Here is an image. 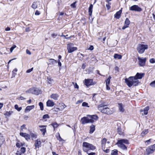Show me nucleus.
Segmentation results:
<instances>
[{
	"label": "nucleus",
	"instance_id": "obj_58",
	"mask_svg": "<svg viewBox=\"0 0 155 155\" xmlns=\"http://www.w3.org/2000/svg\"><path fill=\"white\" fill-rule=\"evenodd\" d=\"M60 110V109L59 108H54L53 109V111L55 112H58Z\"/></svg>",
	"mask_w": 155,
	"mask_h": 155
},
{
	"label": "nucleus",
	"instance_id": "obj_4",
	"mask_svg": "<svg viewBox=\"0 0 155 155\" xmlns=\"http://www.w3.org/2000/svg\"><path fill=\"white\" fill-rule=\"evenodd\" d=\"M81 122L82 124H86L91 123H93L94 121L92 119H90L87 117H84L81 119Z\"/></svg>",
	"mask_w": 155,
	"mask_h": 155
},
{
	"label": "nucleus",
	"instance_id": "obj_17",
	"mask_svg": "<svg viewBox=\"0 0 155 155\" xmlns=\"http://www.w3.org/2000/svg\"><path fill=\"white\" fill-rule=\"evenodd\" d=\"M46 126L45 125H41V126H39V127L40 128H44L45 127V128H43L41 129L40 130L41 131L42 133V134L43 135H44L46 132Z\"/></svg>",
	"mask_w": 155,
	"mask_h": 155
},
{
	"label": "nucleus",
	"instance_id": "obj_33",
	"mask_svg": "<svg viewBox=\"0 0 155 155\" xmlns=\"http://www.w3.org/2000/svg\"><path fill=\"white\" fill-rule=\"evenodd\" d=\"M114 57L115 58H117L119 59H121L122 56L120 54H115L114 55Z\"/></svg>",
	"mask_w": 155,
	"mask_h": 155
},
{
	"label": "nucleus",
	"instance_id": "obj_14",
	"mask_svg": "<svg viewBox=\"0 0 155 155\" xmlns=\"http://www.w3.org/2000/svg\"><path fill=\"white\" fill-rule=\"evenodd\" d=\"M41 142L39 139H37L35 141V149H37V148H39V147H41Z\"/></svg>",
	"mask_w": 155,
	"mask_h": 155
},
{
	"label": "nucleus",
	"instance_id": "obj_42",
	"mask_svg": "<svg viewBox=\"0 0 155 155\" xmlns=\"http://www.w3.org/2000/svg\"><path fill=\"white\" fill-rule=\"evenodd\" d=\"M51 125L54 128L58 127V124L56 122H54L51 124Z\"/></svg>",
	"mask_w": 155,
	"mask_h": 155
},
{
	"label": "nucleus",
	"instance_id": "obj_32",
	"mask_svg": "<svg viewBox=\"0 0 155 155\" xmlns=\"http://www.w3.org/2000/svg\"><path fill=\"white\" fill-rule=\"evenodd\" d=\"M106 114H111L113 113V112L110 109L107 107H106Z\"/></svg>",
	"mask_w": 155,
	"mask_h": 155
},
{
	"label": "nucleus",
	"instance_id": "obj_13",
	"mask_svg": "<svg viewBox=\"0 0 155 155\" xmlns=\"http://www.w3.org/2000/svg\"><path fill=\"white\" fill-rule=\"evenodd\" d=\"M20 135L21 136L24 137L27 140L30 139V136L29 135L26 133L20 132Z\"/></svg>",
	"mask_w": 155,
	"mask_h": 155
},
{
	"label": "nucleus",
	"instance_id": "obj_34",
	"mask_svg": "<svg viewBox=\"0 0 155 155\" xmlns=\"http://www.w3.org/2000/svg\"><path fill=\"white\" fill-rule=\"evenodd\" d=\"M130 21L127 18L124 22V25H126L129 27V26L130 24Z\"/></svg>",
	"mask_w": 155,
	"mask_h": 155
},
{
	"label": "nucleus",
	"instance_id": "obj_10",
	"mask_svg": "<svg viewBox=\"0 0 155 155\" xmlns=\"http://www.w3.org/2000/svg\"><path fill=\"white\" fill-rule=\"evenodd\" d=\"M138 60L139 61V64L140 66L141 67L144 66L145 65L146 61L147 58H138Z\"/></svg>",
	"mask_w": 155,
	"mask_h": 155
},
{
	"label": "nucleus",
	"instance_id": "obj_49",
	"mask_svg": "<svg viewBox=\"0 0 155 155\" xmlns=\"http://www.w3.org/2000/svg\"><path fill=\"white\" fill-rule=\"evenodd\" d=\"M49 118V116L48 114H45L43 116V118L44 119L48 118Z\"/></svg>",
	"mask_w": 155,
	"mask_h": 155
},
{
	"label": "nucleus",
	"instance_id": "obj_26",
	"mask_svg": "<svg viewBox=\"0 0 155 155\" xmlns=\"http://www.w3.org/2000/svg\"><path fill=\"white\" fill-rule=\"evenodd\" d=\"M35 106L34 105L27 106L25 109L26 111H29L31 109L34 108Z\"/></svg>",
	"mask_w": 155,
	"mask_h": 155
},
{
	"label": "nucleus",
	"instance_id": "obj_18",
	"mask_svg": "<svg viewBox=\"0 0 155 155\" xmlns=\"http://www.w3.org/2000/svg\"><path fill=\"white\" fill-rule=\"evenodd\" d=\"M54 105V102L51 100H48L46 102V105L48 107H52Z\"/></svg>",
	"mask_w": 155,
	"mask_h": 155
},
{
	"label": "nucleus",
	"instance_id": "obj_51",
	"mask_svg": "<svg viewBox=\"0 0 155 155\" xmlns=\"http://www.w3.org/2000/svg\"><path fill=\"white\" fill-rule=\"evenodd\" d=\"M24 129H26V128L25 127V125L23 124L22 126L21 127V130H23Z\"/></svg>",
	"mask_w": 155,
	"mask_h": 155
},
{
	"label": "nucleus",
	"instance_id": "obj_39",
	"mask_svg": "<svg viewBox=\"0 0 155 155\" xmlns=\"http://www.w3.org/2000/svg\"><path fill=\"white\" fill-rule=\"evenodd\" d=\"M24 145V144L22 143H17L16 144V146L18 148H20L21 146H22Z\"/></svg>",
	"mask_w": 155,
	"mask_h": 155
},
{
	"label": "nucleus",
	"instance_id": "obj_60",
	"mask_svg": "<svg viewBox=\"0 0 155 155\" xmlns=\"http://www.w3.org/2000/svg\"><path fill=\"white\" fill-rule=\"evenodd\" d=\"M110 4H108L106 5V7L108 10L110 9Z\"/></svg>",
	"mask_w": 155,
	"mask_h": 155
},
{
	"label": "nucleus",
	"instance_id": "obj_45",
	"mask_svg": "<svg viewBox=\"0 0 155 155\" xmlns=\"http://www.w3.org/2000/svg\"><path fill=\"white\" fill-rule=\"evenodd\" d=\"M111 78V77L110 76H109V77L108 78L107 80V81H106V84H110Z\"/></svg>",
	"mask_w": 155,
	"mask_h": 155
},
{
	"label": "nucleus",
	"instance_id": "obj_8",
	"mask_svg": "<svg viewBox=\"0 0 155 155\" xmlns=\"http://www.w3.org/2000/svg\"><path fill=\"white\" fill-rule=\"evenodd\" d=\"M133 78V77H130L128 78H126L125 79V83L129 87L132 86Z\"/></svg>",
	"mask_w": 155,
	"mask_h": 155
},
{
	"label": "nucleus",
	"instance_id": "obj_37",
	"mask_svg": "<svg viewBox=\"0 0 155 155\" xmlns=\"http://www.w3.org/2000/svg\"><path fill=\"white\" fill-rule=\"evenodd\" d=\"M15 108L18 111H20L22 109L21 107H18V106L17 104H15L14 106Z\"/></svg>",
	"mask_w": 155,
	"mask_h": 155
},
{
	"label": "nucleus",
	"instance_id": "obj_2",
	"mask_svg": "<svg viewBox=\"0 0 155 155\" xmlns=\"http://www.w3.org/2000/svg\"><path fill=\"white\" fill-rule=\"evenodd\" d=\"M25 92L26 93H31L33 94L38 95L41 93V91L37 88L33 87L26 91Z\"/></svg>",
	"mask_w": 155,
	"mask_h": 155
},
{
	"label": "nucleus",
	"instance_id": "obj_1",
	"mask_svg": "<svg viewBox=\"0 0 155 155\" xmlns=\"http://www.w3.org/2000/svg\"><path fill=\"white\" fill-rule=\"evenodd\" d=\"M82 146L83 150L87 153L89 150H93L96 149L95 147L87 142H84L82 143Z\"/></svg>",
	"mask_w": 155,
	"mask_h": 155
},
{
	"label": "nucleus",
	"instance_id": "obj_41",
	"mask_svg": "<svg viewBox=\"0 0 155 155\" xmlns=\"http://www.w3.org/2000/svg\"><path fill=\"white\" fill-rule=\"evenodd\" d=\"M39 105L40 106V109L42 110L44 109L43 104L42 102H40L39 103Z\"/></svg>",
	"mask_w": 155,
	"mask_h": 155
},
{
	"label": "nucleus",
	"instance_id": "obj_43",
	"mask_svg": "<svg viewBox=\"0 0 155 155\" xmlns=\"http://www.w3.org/2000/svg\"><path fill=\"white\" fill-rule=\"evenodd\" d=\"M111 153V155H118V150H115L114 151Z\"/></svg>",
	"mask_w": 155,
	"mask_h": 155
},
{
	"label": "nucleus",
	"instance_id": "obj_56",
	"mask_svg": "<svg viewBox=\"0 0 155 155\" xmlns=\"http://www.w3.org/2000/svg\"><path fill=\"white\" fill-rule=\"evenodd\" d=\"M40 14V12L38 10H36L35 13V15H39Z\"/></svg>",
	"mask_w": 155,
	"mask_h": 155
},
{
	"label": "nucleus",
	"instance_id": "obj_52",
	"mask_svg": "<svg viewBox=\"0 0 155 155\" xmlns=\"http://www.w3.org/2000/svg\"><path fill=\"white\" fill-rule=\"evenodd\" d=\"M76 3V1H75L73 3H72V4H71V6L73 8H75L76 7L75 4Z\"/></svg>",
	"mask_w": 155,
	"mask_h": 155
},
{
	"label": "nucleus",
	"instance_id": "obj_54",
	"mask_svg": "<svg viewBox=\"0 0 155 155\" xmlns=\"http://www.w3.org/2000/svg\"><path fill=\"white\" fill-rule=\"evenodd\" d=\"M33 68L28 69L26 71V72L27 73H29L31 72V71H33Z\"/></svg>",
	"mask_w": 155,
	"mask_h": 155
},
{
	"label": "nucleus",
	"instance_id": "obj_15",
	"mask_svg": "<svg viewBox=\"0 0 155 155\" xmlns=\"http://www.w3.org/2000/svg\"><path fill=\"white\" fill-rule=\"evenodd\" d=\"M120 124H117V126L118 127L117 128V132L119 135H123V131L121 130L120 127Z\"/></svg>",
	"mask_w": 155,
	"mask_h": 155
},
{
	"label": "nucleus",
	"instance_id": "obj_11",
	"mask_svg": "<svg viewBox=\"0 0 155 155\" xmlns=\"http://www.w3.org/2000/svg\"><path fill=\"white\" fill-rule=\"evenodd\" d=\"M106 106H104L102 104L99 105L98 106V109L103 113L106 114Z\"/></svg>",
	"mask_w": 155,
	"mask_h": 155
},
{
	"label": "nucleus",
	"instance_id": "obj_5",
	"mask_svg": "<svg viewBox=\"0 0 155 155\" xmlns=\"http://www.w3.org/2000/svg\"><path fill=\"white\" fill-rule=\"evenodd\" d=\"M73 44L70 43L67 45V50L68 52L69 53H72L77 50L76 47H73Z\"/></svg>",
	"mask_w": 155,
	"mask_h": 155
},
{
	"label": "nucleus",
	"instance_id": "obj_29",
	"mask_svg": "<svg viewBox=\"0 0 155 155\" xmlns=\"http://www.w3.org/2000/svg\"><path fill=\"white\" fill-rule=\"evenodd\" d=\"M95 130V126L92 125L90 127V133L92 134L93 133Z\"/></svg>",
	"mask_w": 155,
	"mask_h": 155
},
{
	"label": "nucleus",
	"instance_id": "obj_35",
	"mask_svg": "<svg viewBox=\"0 0 155 155\" xmlns=\"http://www.w3.org/2000/svg\"><path fill=\"white\" fill-rule=\"evenodd\" d=\"M148 133V130L147 129L145 130H143L141 133V136L142 137L144 136Z\"/></svg>",
	"mask_w": 155,
	"mask_h": 155
},
{
	"label": "nucleus",
	"instance_id": "obj_20",
	"mask_svg": "<svg viewBox=\"0 0 155 155\" xmlns=\"http://www.w3.org/2000/svg\"><path fill=\"white\" fill-rule=\"evenodd\" d=\"M139 83V81L135 77H134L132 86L133 85L134 86H136L138 85V84Z\"/></svg>",
	"mask_w": 155,
	"mask_h": 155
},
{
	"label": "nucleus",
	"instance_id": "obj_46",
	"mask_svg": "<svg viewBox=\"0 0 155 155\" xmlns=\"http://www.w3.org/2000/svg\"><path fill=\"white\" fill-rule=\"evenodd\" d=\"M16 47L15 45H14L12 47L10 48V51L11 52H12L13 50Z\"/></svg>",
	"mask_w": 155,
	"mask_h": 155
},
{
	"label": "nucleus",
	"instance_id": "obj_9",
	"mask_svg": "<svg viewBox=\"0 0 155 155\" xmlns=\"http://www.w3.org/2000/svg\"><path fill=\"white\" fill-rule=\"evenodd\" d=\"M129 10L132 11L140 12L142 11V8L137 5H134L129 8Z\"/></svg>",
	"mask_w": 155,
	"mask_h": 155
},
{
	"label": "nucleus",
	"instance_id": "obj_21",
	"mask_svg": "<svg viewBox=\"0 0 155 155\" xmlns=\"http://www.w3.org/2000/svg\"><path fill=\"white\" fill-rule=\"evenodd\" d=\"M144 74L143 73H137L135 76L137 78V79H141L144 76Z\"/></svg>",
	"mask_w": 155,
	"mask_h": 155
},
{
	"label": "nucleus",
	"instance_id": "obj_44",
	"mask_svg": "<svg viewBox=\"0 0 155 155\" xmlns=\"http://www.w3.org/2000/svg\"><path fill=\"white\" fill-rule=\"evenodd\" d=\"M150 85L153 87H155V80L150 83Z\"/></svg>",
	"mask_w": 155,
	"mask_h": 155
},
{
	"label": "nucleus",
	"instance_id": "obj_57",
	"mask_svg": "<svg viewBox=\"0 0 155 155\" xmlns=\"http://www.w3.org/2000/svg\"><path fill=\"white\" fill-rule=\"evenodd\" d=\"M31 137H32L33 138H36V135L35 134L32 133L31 134Z\"/></svg>",
	"mask_w": 155,
	"mask_h": 155
},
{
	"label": "nucleus",
	"instance_id": "obj_48",
	"mask_svg": "<svg viewBox=\"0 0 155 155\" xmlns=\"http://www.w3.org/2000/svg\"><path fill=\"white\" fill-rule=\"evenodd\" d=\"M149 61L150 63H155V59L154 58H151L150 59Z\"/></svg>",
	"mask_w": 155,
	"mask_h": 155
},
{
	"label": "nucleus",
	"instance_id": "obj_23",
	"mask_svg": "<svg viewBox=\"0 0 155 155\" xmlns=\"http://www.w3.org/2000/svg\"><path fill=\"white\" fill-rule=\"evenodd\" d=\"M118 144V147L124 150H127V148L126 146L124 144Z\"/></svg>",
	"mask_w": 155,
	"mask_h": 155
},
{
	"label": "nucleus",
	"instance_id": "obj_22",
	"mask_svg": "<svg viewBox=\"0 0 155 155\" xmlns=\"http://www.w3.org/2000/svg\"><path fill=\"white\" fill-rule=\"evenodd\" d=\"M59 97V95L57 94H52L50 96V97L51 98L56 100H58Z\"/></svg>",
	"mask_w": 155,
	"mask_h": 155
},
{
	"label": "nucleus",
	"instance_id": "obj_6",
	"mask_svg": "<svg viewBox=\"0 0 155 155\" xmlns=\"http://www.w3.org/2000/svg\"><path fill=\"white\" fill-rule=\"evenodd\" d=\"M96 84L95 82H93V79H87L84 80V84L87 87L91 85H93Z\"/></svg>",
	"mask_w": 155,
	"mask_h": 155
},
{
	"label": "nucleus",
	"instance_id": "obj_59",
	"mask_svg": "<svg viewBox=\"0 0 155 155\" xmlns=\"http://www.w3.org/2000/svg\"><path fill=\"white\" fill-rule=\"evenodd\" d=\"M18 99L19 100H25V98L21 96L19 97Z\"/></svg>",
	"mask_w": 155,
	"mask_h": 155
},
{
	"label": "nucleus",
	"instance_id": "obj_38",
	"mask_svg": "<svg viewBox=\"0 0 155 155\" xmlns=\"http://www.w3.org/2000/svg\"><path fill=\"white\" fill-rule=\"evenodd\" d=\"M47 79L48 83L49 84L51 83V82L53 81V79L50 77H48Z\"/></svg>",
	"mask_w": 155,
	"mask_h": 155
},
{
	"label": "nucleus",
	"instance_id": "obj_50",
	"mask_svg": "<svg viewBox=\"0 0 155 155\" xmlns=\"http://www.w3.org/2000/svg\"><path fill=\"white\" fill-rule=\"evenodd\" d=\"M88 104L85 102H84L82 104V106L84 107H89V106H88Z\"/></svg>",
	"mask_w": 155,
	"mask_h": 155
},
{
	"label": "nucleus",
	"instance_id": "obj_3",
	"mask_svg": "<svg viewBox=\"0 0 155 155\" xmlns=\"http://www.w3.org/2000/svg\"><path fill=\"white\" fill-rule=\"evenodd\" d=\"M148 46L147 45L139 44L137 47V49L139 54H143L145 50L147 49Z\"/></svg>",
	"mask_w": 155,
	"mask_h": 155
},
{
	"label": "nucleus",
	"instance_id": "obj_64",
	"mask_svg": "<svg viewBox=\"0 0 155 155\" xmlns=\"http://www.w3.org/2000/svg\"><path fill=\"white\" fill-rule=\"evenodd\" d=\"M87 153L88 154V155H95V153L94 152H91L90 153Z\"/></svg>",
	"mask_w": 155,
	"mask_h": 155
},
{
	"label": "nucleus",
	"instance_id": "obj_24",
	"mask_svg": "<svg viewBox=\"0 0 155 155\" xmlns=\"http://www.w3.org/2000/svg\"><path fill=\"white\" fill-rule=\"evenodd\" d=\"M13 113V111H7L4 114V115L6 118H7L10 117Z\"/></svg>",
	"mask_w": 155,
	"mask_h": 155
},
{
	"label": "nucleus",
	"instance_id": "obj_28",
	"mask_svg": "<svg viewBox=\"0 0 155 155\" xmlns=\"http://www.w3.org/2000/svg\"><path fill=\"white\" fill-rule=\"evenodd\" d=\"M119 109L120 112H123L124 111V108L123 104H119Z\"/></svg>",
	"mask_w": 155,
	"mask_h": 155
},
{
	"label": "nucleus",
	"instance_id": "obj_55",
	"mask_svg": "<svg viewBox=\"0 0 155 155\" xmlns=\"http://www.w3.org/2000/svg\"><path fill=\"white\" fill-rule=\"evenodd\" d=\"M94 49V47L93 45H90L89 48L88 49V50H93Z\"/></svg>",
	"mask_w": 155,
	"mask_h": 155
},
{
	"label": "nucleus",
	"instance_id": "obj_36",
	"mask_svg": "<svg viewBox=\"0 0 155 155\" xmlns=\"http://www.w3.org/2000/svg\"><path fill=\"white\" fill-rule=\"evenodd\" d=\"M107 139L105 138H104L102 140H101V145L102 146V147H103V146H105V143H106L107 142Z\"/></svg>",
	"mask_w": 155,
	"mask_h": 155
},
{
	"label": "nucleus",
	"instance_id": "obj_40",
	"mask_svg": "<svg viewBox=\"0 0 155 155\" xmlns=\"http://www.w3.org/2000/svg\"><path fill=\"white\" fill-rule=\"evenodd\" d=\"M17 71V68H15L12 71V76L14 77L15 75L16 74V72Z\"/></svg>",
	"mask_w": 155,
	"mask_h": 155
},
{
	"label": "nucleus",
	"instance_id": "obj_31",
	"mask_svg": "<svg viewBox=\"0 0 155 155\" xmlns=\"http://www.w3.org/2000/svg\"><path fill=\"white\" fill-rule=\"evenodd\" d=\"M90 117L91 119H90L93 120H97L98 118V117L96 115H91Z\"/></svg>",
	"mask_w": 155,
	"mask_h": 155
},
{
	"label": "nucleus",
	"instance_id": "obj_63",
	"mask_svg": "<svg viewBox=\"0 0 155 155\" xmlns=\"http://www.w3.org/2000/svg\"><path fill=\"white\" fill-rule=\"evenodd\" d=\"M26 52L27 54L29 55H30L31 54V52L28 49L26 50Z\"/></svg>",
	"mask_w": 155,
	"mask_h": 155
},
{
	"label": "nucleus",
	"instance_id": "obj_27",
	"mask_svg": "<svg viewBox=\"0 0 155 155\" xmlns=\"http://www.w3.org/2000/svg\"><path fill=\"white\" fill-rule=\"evenodd\" d=\"M149 109V107L148 106L145 107L143 110L144 115H147L148 113V111Z\"/></svg>",
	"mask_w": 155,
	"mask_h": 155
},
{
	"label": "nucleus",
	"instance_id": "obj_47",
	"mask_svg": "<svg viewBox=\"0 0 155 155\" xmlns=\"http://www.w3.org/2000/svg\"><path fill=\"white\" fill-rule=\"evenodd\" d=\"M26 148L25 147H22L21 148V151L22 153H24L25 152Z\"/></svg>",
	"mask_w": 155,
	"mask_h": 155
},
{
	"label": "nucleus",
	"instance_id": "obj_61",
	"mask_svg": "<svg viewBox=\"0 0 155 155\" xmlns=\"http://www.w3.org/2000/svg\"><path fill=\"white\" fill-rule=\"evenodd\" d=\"M58 35L54 33L51 35V36L52 37H54V38H55L56 36H57Z\"/></svg>",
	"mask_w": 155,
	"mask_h": 155
},
{
	"label": "nucleus",
	"instance_id": "obj_62",
	"mask_svg": "<svg viewBox=\"0 0 155 155\" xmlns=\"http://www.w3.org/2000/svg\"><path fill=\"white\" fill-rule=\"evenodd\" d=\"M128 27H129L128 26H127L124 25L122 27V29L123 30H124L126 28H128Z\"/></svg>",
	"mask_w": 155,
	"mask_h": 155
},
{
	"label": "nucleus",
	"instance_id": "obj_19",
	"mask_svg": "<svg viewBox=\"0 0 155 155\" xmlns=\"http://www.w3.org/2000/svg\"><path fill=\"white\" fill-rule=\"evenodd\" d=\"M122 11L121 10H120L119 11L116 12V14L114 15V18L119 19L120 17L121 14L122 13Z\"/></svg>",
	"mask_w": 155,
	"mask_h": 155
},
{
	"label": "nucleus",
	"instance_id": "obj_7",
	"mask_svg": "<svg viewBox=\"0 0 155 155\" xmlns=\"http://www.w3.org/2000/svg\"><path fill=\"white\" fill-rule=\"evenodd\" d=\"M155 150V144L150 146L146 149V151L147 155L153 153Z\"/></svg>",
	"mask_w": 155,
	"mask_h": 155
},
{
	"label": "nucleus",
	"instance_id": "obj_25",
	"mask_svg": "<svg viewBox=\"0 0 155 155\" xmlns=\"http://www.w3.org/2000/svg\"><path fill=\"white\" fill-rule=\"evenodd\" d=\"M93 7V5L91 4L88 8V14L90 16H91Z\"/></svg>",
	"mask_w": 155,
	"mask_h": 155
},
{
	"label": "nucleus",
	"instance_id": "obj_30",
	"mask_svg": "<svg viewBox=\"0 0 155 155\" xmlns=\"http://www.w3.org/2000/svg\"><path fill=\"white\" fill-rule=\"evenodd\" d=\"M38 7V4L37 2H34L31 5V7L34 9H36Z\"/></svg>",
	"mask_w": 155,
	"mask_h": 155
},
{
	"label": "nucleus",
	"instance_id": "obj_16",
	"mask_svg": "<svg viewBox=\"0 0 155 155\" xmlns=\"http://www.w3.org/2000/svg\"><path fill=\"white\" fill-rule=\"evenodd\" d=\"M57 62L56 60L52 58L49 59L48 63V65H53L55 63Z\"/></svg>",
	"mask_w": 155,
	"mask_h": 155
},
{
	"label": "nucleus",
	"instance_id": "obj_53",
	"mask_svg": "<svg viewBox=\"0 0 155 155\" xmlns=\"http://www.w3.org/2000/svg\"><path fill=\"white\" fill-rule=\"evenodd\" d=\"M58 134L59 136L58 137H57V139L58 140L60 141H62L63 140V139L60 137L59 134Z\"/></svg>",
	"mask_w": 155,
	"mask_h": 155
},
{
	"label": "nucleus",
	"instance_id": "obj_12",
	"mask_svg": "<svg viewBox=\"0 0 155 155\" xmlns=\"http://www.w3.org/2000/svg\"><path fill=\"white\" fill-rule=\"evenodd\" d=\"M117 143V144H124V143H125L126 144H129V142L127 140L122 139L118 140Z\"/></svg>",
	"mask_w": 155,
	"mask_h": 155
}]
</instances>
